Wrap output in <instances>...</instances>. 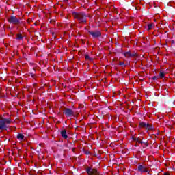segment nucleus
Returning <instances> with one entry per match:
<instances>
[{
  "label": "nucleus",
  "mask_w": 175,
  "mask_h": 175,
  "mask_svg": "<svg viewBox=\"0 0 175 175\" xmlns=\"http://www.w3.org/2000/svg\"><path fill=\"white\" fill-rule=\"evenodd\" d=\"M12 122L10 118H0V129L3 131V129H8V125Z\"/></svg>",
  "instance_id": "1"
},
{
  "label": "nucleus",
  "mask_w": 175,
  "mask_h": 175,
  "mask_svg": "<svg viewBox=\"0 0 175 175\" xmlns=\"http://www.w3.org/2000/svg\"><path fill=\"white\" fill-rule=\"evenodd\" d=\"M74 16L75 18H78L81 23H85L86 21V17L87 16L84 13H81V14H77V13H74Z\"/></svg>",
  "instance_id": "2"
},
{
  "label": "nucleus",
  "mask_w": 175,
  "mask_h": 175,
  "mask_svg": "<svg viewBox=\"0 0 175 175\" xmlns=\"http://www.w3.org/2000/svg\"><path fill=\"white\" fill-rule=\"evenodd\" d=\"M141 128H145V129H148V131H152L154 129V126L151 124H147L146 122H141L139 124Z\"/></svg>",
  "instance_id": "3"
},
{
  "label": "nucleus",
  "mask_w": 175,
  "mask_h": 175,
  "mask_svg": "<svg viewBox=\"0 0 175 175\" xmlns=\"http://www.w3.org/2000/svg\"><path fill=\"white\" fill-rule=\"evenodd\" d=\"M8 22L10 24H19L20 20H18V18H17V17H16L14 16H11L8 18Z\"/></svg>",
  "instance_id": "4"
},
{
  "label": "nucleus",
  "mask_w": 175,
  "mask_h": 175,
  "mask_svg": "<svg viewBox=\"0 0 175 175\" xmlns=\"http://www.w3.org/2000/svg\"><path fill=\"white\" fill-rule=\"evenodd\" d=\"M138 171L141 173H148V169L146 165H139L137 167Z\"/></svg>",
  "instance_id": "5"
},
{
  "label": "nucleus",
  "mask_w": 175,
  "mask_h": 175,
  "mask_svg": "<svg viewBox=\"0 0 175 175\" xmlns=\"http://www.w3.org/2000/svg\"><path fill=\"white\" fill-rule=\"evenodd\" d=\"M88 174L89 175H100L96 170L92 168H88L87 170Z\"/></svg>",
  "instance_id": "6"
},
{
  "label": "nucleus",
  "mask_w": 175,
  "mask_h": 175,
  "mask_svg": "<svg viewBox=\"0 0 175 175\" xmlns=\"http://www.w3.org/2000/svg\"><path fill=\"white\" fill-rule=\"evenodd\" d=\"M89 33L92 35L93 38H99L100 36L101 33L100 31H89Z\"/></svg>",
  "instance_id": "7"
},
{
  "label": "nucleus",
  "mask_w": 175,
  "mask_h": 175,
  "mask_svg": "<svg viewBox=\"0 0 175 175\" xmlns=\"http://www.w3.org/2000/svg\"><path fill=\"white\" fill-rule=\"evenodd\" d=\"M64 113L67 117H70V116H73V111L70 109H66Z\"/></svg>",
  "instance_id": "8"
},
{
  "label": "nucleus",
  "mask_w": 175,
  "mask_h": 175,
  "mask_svg": "<svg viewBox=\"0 0 175 175\" xmlns=\"http://www.w3.org/2000/svg\"><path fill=\"white\" fill-rule=\"evenodd\" d=\"M135 53H131V51L126 52L124 53V57H126L127 58H130V57H135Z\"/></svg>",
  "instance_id": "9"
},
{
  "label": "nucleus",
  "mask_w": 175,
  "mask_h": 175,
  "mask_svg": "<svg viewBox=\"0 0 175 175\" xmlns=\"http://www.w3.org/2000/svg\"><path fill=\"white\" fill-rule=\"evenodd\" d=\"M16 139H18L19 142H23V140H24V135L21 133H19L17 135Z\"/></svg>",
  "instance_id": "10"
},
{
  "label": "nucleus",
  "mask_w": 175,
  "mask_h": 175,
  "mask_svg": "<svg viewBox=\"0 0 175 175\" xmlns=\"http://www.w3.org/2000/svg\"><path fill=\"white\" fill-rule=\"evenodd\" d=\"M61 135L62 137H64V139H68V135H66V131L65 130L62 131Z\"/></svg>",
  "instance_id": "11"
},
{
  "label": "nucleus",
  "mask_w": 175,
  "mask_h": 175,
  "mask_svg": "<svg viewBox=\"0 0 175 175\" xmlns=\"http://www.w3.org/2000/svg\"><path fill=\"white\" fill-rule=\"evenodd\" d=\"M154 27H155V24H154V23L148 24V31L152 29V28H154Z\"/></svg>",
  "instance_id": "12"
},
{
  "label": "nucleus",
  "mask_w": 175,
  "mask_h": 175,
  "mask_svg": "<svg viewBox=\"0 0 175 175\" xmlns=\"http://www.w3.org/2000/svg\"><path fill=\"white\" fill-rule=\"evenodd\" d=\"M159 76L161 79H163L165 77V71H160Z\"/></svg>",
  "instance_id": "13"
},
{
  "label": "nucleus",
  "mask_w": 175,
  "mask_h": 175,
  "mask_svg": "<svg viewBox=\"0 0 175 175\" xmlns=\"http://www.w3.org/2000/svg\"><path fill=\"white\" fill-rule=\"evenodd\" d=\"M16 39H18V40H22L23 37L21 36V34H18L16 36Z\"/></svg>",
  "instance_id": "14"
},
{
  "label": "nucleus",
  "mask_w": 175,
  "mask_h": 175,
  "mask_svg": "<svg viewBox=\"0 0 175 175\" xmlns=\"http://www.w3.org/2000/svg\"><path fill=\"white\" fill-rule=\"evenodd\" d=\"M85 59H91V58L90 57V56L88 55H86L85 56Z\"/></svg>",
  "instance_id": "15"
},
{
  "label": "nucleus",
  "mask_w": 175,
  "mask_h": 175,
  "mask_svg": "<svg viewBox=\"0 0 175 175\" xmlns=\"http://www.w3.org/2000/svg\"><path fill=\"white\" fill-rule=\"evenodd\" d=\"M120 66H125V63L124 62H120Z\"/></svg>",
  "instance_id": "16"
},
{
  "label": "nucleus",
  "mask_w": 175,
  "mask_h": 175,
  "mask_svg": "<svg viewBox=\"0 0 175 175\" xmlns=\"http://www.w3.org/2000/svg\"><path fill=\"white\" fill-rule=\"evenodd\" d=\"M135 140H137V142L138 143H142V140L139 139V138H137V139L135 138Z\"/></svg>",
  "instance_id": "17"
},
{
  "label": "nucleus",
  "mask_w": 175,
  "mask_h": 175,
  "mask_svg": "<svg viewBox=\"0 0 175 175\" xmlns=\"http://www.w3.org/2000/svg\"><path fill=\"white\" fill-rule=\"evenodd\" d=\"M164 175H170L169 173H165Z\"/></svg>",
  "instance_id": "18"
},
{
  "label": "nucleus",
  "mask_w": 175,
  "mask_h": 175,
  "mask_svg": "<svg viewBox=\"0 0 175 175\" xmlns=\"http://www.w3.org/2000/svg\"><path fill=\"white\" fill-rule=\"evenodd\" d=\"M64 1H65V2H68V0H64Z\"/></svg>",
  "instance_id": "19"
}]
</instances>
